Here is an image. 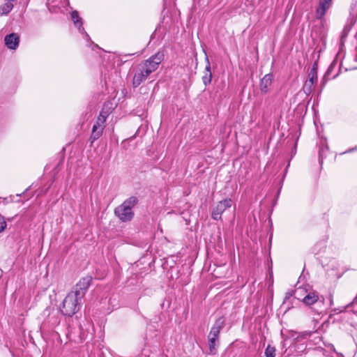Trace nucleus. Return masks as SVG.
Instances as JSON below:
<instances>
[{
    "mask_svg": "<svg viewBox=\"0 0 357 357\" xmlns=\"http://www.w3.org/2000/svg\"><path fill=\"white\" fill-rule=\"evenodd\" d=\"M105 121H105L104 119L98 117L92 128V132L90 137L91 143L99 139L102 135L104 128L105 127Z\"/></svg>",
    "mask_w": 357,
    "mask_h": 357,
    "instance_id": "obj_7",
    "label": "nucleus"
},
{
    "mask_svg": "<svg viewBox=\"0 0 357 357\" xmlns=\"http://www.w3.org/2000/svg\"><path fill=\"white\" fill-rule=\"evenodd\" d=\"M273 75L266 74L260 81V90L262 93H266L272 84Z\"/></svg>",
    "mask_w": 357,
    "mask_h": 357,
    "instance_id": "obj_13",
    "label": "nucleus"
},
{
    "mask_svg": "<svg viewBox=\"0 0 357 357\" xmlns=\"http://www.w3.org/2000/svg\"><path fill=\"white\" fill-rule=\"evenodd\" d=\"M324 310V308H321L320 310H317L316 312L318 313V314H320Z\"/></svg>",
    "mask_w": 357,
    "mask_h": 357,
    "instance_id": "obj_22",
    "label": "nucleus"
},
{
    "mask_svg": "<svg viewBox=\"0 0 357 357\" xmlns=\"http://www.w3.org/2000/svg\"><path fill=\"white\" fill-rule=\"evenodd\" d=\"M224 327V320L218 319L212 326L208 335V349L211 354H215L220 344L219 335Z\"/></svg>",
    "mask_w": 357,
    "mask_h": 357,
    "instance_id": "obj_4",
    "label": "nucleus"
},
{
    "mask_svg": "<svg viewBox=\"0 0 357 357\" xmlns=\"http://www.w3.org/2000/svg\"><path fill=\"white\" fill-rule=\"evenodd\" d=\"M114 109L113 103L111 101H107L104 103L103 107L100 112L98 118L104 119L105 121L107 120V118L112 113Z\"/></svg>",
    "mask_w": 357,
    "mask_h": 357,
    "instance_id": "obj_14",
    "label": "nucleus"
},
{
    "mask_svg": "<svg viewBox=\"0 0 357 357\" xmlns=\"http://www.w3.org/2000/svg\"><path fill=\"white\" fill-rule=\"evenodd\" d=\"M4 41L5 45L10 50H15L19 45L20 38L17 33H13L7 35L4 38Z\"/></svg>",
    "mask_w": 357,
    "mask_h": 357,
    "instance_id": "obj_10",
    "label": "nucleus"
},
{
    "mask_svg": "<svg viewBox=\"0 0 357 357\" xmlns=\"http://www.w3.org/2000/svg\"><path fill=\"white\" fill-rule=\"evenodd\" d=\"M317 68L318 65L317 62H314L308 74V79L303 86V91L306 94H310L312 91L314 85L317 82Z\"/></svg>",
    "mask_w": 357,
    "mask_h": 357,
    "instance_id": "obj_5",
    "label": "nucleus"
},
{
    "mask_svg": "<svg viewBox=\"0 0 357 357\" xmlns=\"http://www.w3.org/2000/svg\"><path fill=\"white\" fill-rule=\"evenodd\" d=\"M71 18L74 22V24L78 28L79 31L80 33H84L86 37H89V35L84 32V29L82 26V20L79 16V13L77 10H74L71 13Z\"/></svg>",
    "mask_w": 357,
    "mask_h": 357,
    "instance_id": "obj_15",
    "label": "nucleus"
},
{
    "mask_svg": "<svg viewBox=\"0 0 357 357\" xmlns=\"http://www.w3.org/2000/svg\"><path fill=\"white\" fill-rule=\"evenodd\" d=\"M91 282L92 278L91 276L82 278L73 287V290L67 294L60 310L63 315L72 317L78 312L82 301Z\"/></svg>",
    "mask_w": 357,
    "mask_h": 357,
    "instance_id": "obj_1",
    "label": "nucleus"
},
{
    "mask_svg": "<svg viewBox=\"0 0 357 357\" xmlns=\"http://www.w3.org/2000/svg\"><path fill=\"white\" fill-rule=\"evenodd\" d=\"M14 5L10 1H6L3 5L0 6V17L7 15L13 8Z\"/></svg>",
    "mask_w": 357,
    "mask_h": 357,
    "instance_id": "obj_16",
    "label": "nucleus"
},
{
    "mask_svg": "<svg viewBox=\"0 0 357 357\" xmlns=\"http://www.w3.org/2000/svg\"><path fill=\"white\" fill-rule=\"evenodd\" d=\"M6 225L4 217L0 215V232L3 231L6 229Z\"/></svg>",
    "mask_w": 357,
    "mask_h": 357,
    "instance_id": "obj_19",
    "label": "nucleus"
},
{
    "mask_svg": "<svg viewBox=\"0 0 357 357\" xmlns=\"http://www.w3.org/2000/svg\"><path fill=\"white\" fill-rule=\"evenodd\" d=\"M45 314L47 313V321L52 326H57L60 323L59 312L52 310L50 308L45 309Z\"/></svg>",
    "mask_w": 357,
    "mask_h": 357,
    "instance_id": "obj_11",
    "label": "nucleus"
},
{
    "mask_svg": "<svg viewBox=\"0 0 357 357\" xmlns=\"http://www.w3.org/2000/svg\"><path fill=\"white\" fill-rule=\"evenodd\" d=\"M303 303L306 305H312L317 303L320 307L324 305V298L319 297L317 291H310L302 299Z\"/></svg>",
    "mask_w": 357,
    "mask_h": 357,
    "instance_id": "obj_8",
    "label": "nucleus"
},
{
    "mask_svg": "<svg viewBox=\"0 0 357 357\" xmlns=\"http://www.w3.org/2000/svg\"><path fill=\"white\" fill-rule=\"evenodd\" d=\"M206 65L204 71V75L202 76V81L204 84L206 86L211 84L212 80V73L211 68V63L208 58L206 57Z\"/></svg>",
    "mask_w": 357,
    "mask_h": 357,
    "instance_id": "obj_12",
    "label": "nucleus"
},
{
    "mask_svg": "<svg viewBox=\"0 0 357 357\" xmlns=\"http://www.w3.org/2000/svg\"><path fill=\"white\" fill-rule=\"evenodd\" d=\"M298 292H301V293H302V292H306V293H307V291H306V290H305V289H304V288H301V287H299V288H298V289L296 290V293H298Z\"/></svg>",
    "mask_w": 357,
    "mask_h": 357,
    "instance_id": "obj_21",
    "label": "nucleus"
},
{
    "mask_svg": "<svg viewBox=\"0 0 357 357\" xmlns=\"http://www.w3.org/2000/svg\"><path fill=\"white\" fill-rule=\"evenodd\" d=\"M332 0H319V6L316 10L315 15L317 19H321L326 11L332 6Z\"/></svg>",
    "mask_w": 357,
    "mask_h": 357,
    "instance_id": "obj_9",
    "label": "nucleus"
},
{
    "mask_svg": "<svg viewBox=\"0 0 357 357\" xmlns=\"http://www.w3.org/2000/svg\"><path fill=\"white\" fill-rule=\"evenodd\" d=\"M347 36V31L344 29L342 32L341 39L343 40Z\"/></svg>",
    "mask_w": 357,
    "mask_h": 357,
    "instance_id": "obj_20",
    "label": "nucleus"
},
{
    "mask_svg": "<svg viewBox=\"0 0 357 357\" xmlns=\"http://www.w3.org/2000/svg\"><path fill=\"white\" fill-rule=\"evenodd\" d=\"M294 293V291L291 290V291H288L285 294V296H284V299L283 301L282 305H287V310H289L291 308V303H288V301L293 296Z\"/></svg>",
    "mask_w": 357,
    "mask_h": 357,
    "instance_id": "obj_17",
    "label": "nucleus"
},
{
    "mask_svg": "<svg viewBox=\"0 0 357 357\" xmlns=\"http://www.w3.org/2000/svg\"><path fill=\"white\" fill-rule=\"evenodd\" d=\"M137 202L138 199L136 197L132 196L129 197L115 208V215L122 222L130 221L134 216V213L132 211V208L137 204Z\"/></svg>",
    "mask_w": 357,
    "mask_h": 357,
    "instance_id": "obj_3",
    "label": "nucleus"
},
{
    "mask_svg": "<svg viewBox=\"0 0 357 357\" xmlns=\"http://www.w3.org/2000/svg\"><path fill=\"white\" fill-rule=\"evenodd\" d=\"M232 200L231 199H225L219 202L217 205L213 208L212 211V218L218 220L221 219L222 213L231 206Z\"/></svg>",
    "mask_w": 357,
    "mask_h": 357,
    "instance_id": "obj_6",
    "label": "nucleus"
},
{
    "mask_svg": "<svg viewBox=\"0 0 357 357\" xmlns=\"http://www.w3.org/2000/svg\"><path fill=\"white\" fill-rule=\"evenodd\" d=\"M164 59L162 52H158L136 68L132 79V86L136 88L144 82L151 73L155 71Z\"/></svg>",
    "mask_w": 357,
    "mask_h": 357,
    "instance_id": "obj_2",
    "label": "nucleus"
},
{
    "mask_svg": "<svg viewBox=\"0 0 357 357\" xmlns=\"http://www.w3.org/2000/svg\"><path fill=\"white\" fill-rule=\"evenodd\" d=\"M276 349L274 347L271 345H268L265 349V356L266 357H275Z\"/></svg>",
    "mask_w": 357,
    "mask_h": 357,
    "instance_id": "obj_18",
    "label": "nucleus"
}]
</instances>
